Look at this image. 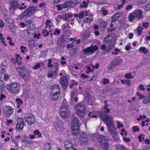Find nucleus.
Instances as JSON below:
<instances>
[{
  "mask_svg": "<svg viewBox=\"0 0 150 150\" xmlns=\"http://www.w3.org/2000/svg\"><path fill=\"white\" fill-rule=\"evenodd\" d=\"M101 49L102 50H105L106 51H108L112 49V47H111L110 45H109L108 48H106V46L105 45H103L101 46Z\"/></svg>",
  "mask_w": 150,
  "mask_h": 150,
  "instance_id": "26",
  "label": "nucleus"
},
{
  "mask_svg": "<svg viewBox=\"0 0 150 150\" xmlns=\"http://www.w3.org/2000/svg\"><path fill=\"white\" fill-rule=\"evenodd\" d=\"M100 27L102 28L105 29L106 27L107 23V22L101 20L100 21Z\"/></svg>",
  "mask_w": 150,
  "mask_h": 150,
  "instance_id": "22",
  "label": "nucleus"
},
{
  "mask_svg": "<svg viewBox=\"0 0 150 150\" xmlns=\"http://www.w3.org/2000/svg\"><path fill=\"white\" fill-rule=\"evenodd\" d=\"M52 62V60L51 59H49L48 60V63L47 64V67L49 68H51L53 67V65L51 64Z\"/></svg>",
  "mask_w": 150,
  "mask_h": 150,
  "instance_id": "39",
  "label": "nucleus"
},
{
  "mask_svg": "<svg viewBox=\"0 0 150 150\" xmlns=\"http://www.w3.org/2000/svg\"><path fill=\"white\" fill-rule=\"evenodd\" d=\"M139 88L141 90L144 91L145 89V88H144V85L142 84L140 85L139 86Z\"/></svg>",
  "mask_w": 150,
  "mask_h": 150,
  "instance_id": "64",
  "label": "nucleus"
},
{
  "mask_svg": "<svg viewBox=\"0 0 150 150\" xmlns=\"http://www.w3.org/2000/svg\"><path fill=\"white\" fill-rule=\"evenodd\" d=\"M143 29V28H142L140 25L136 29V30H137L138 35H141V33L142 32Z\"/></svg>",
  "mask_w": 150,
  "mask_h": 150,
  "instance_id": "35",
  "label": "nucleus"
},
{
  "mask_svg": "<svg viewBox=\"0 0 150 150\" xmlns=\"http://www.w3.org/2000/svg\"><path fill=\"white\" fill-rule=\"evenodd\" d=\"M83 5H82L81 3H80V7L81 8H87L88 6V3L85 1H83L82 2Z\"/></svg>",
  "mask_w": 150,
  "mask_h": 150,
  "instance_id": "34",
  "label": "nucleus"
},
{
  "mask_svg": "<svg viewBox=\"0 0 150 150\" xmlns=\"http://www.w3.org/2000/svg\"><path fill=\"white\" fill-rule=\"evenodd\" d=\"M18 2L16 0H14L11 1L10 2V7L9 9L10 10L12 9H14L15 8L18 7L19 6Z\"/></svg>",
  "mask_w": 150,
  "mask_h": 150,
  "instance_id": "11",
  "label": "nucleus"
},
{
  "mask_svg": "<svg viewBox=\"0 0 150 150\" xmlns=\"http://www.w3.org/2000/svg\"><path fill=\"white\" fill-rule=\"evenodd\" d=\"M17 122L16 125V129L18 130H22L24 126V120L22 117H17Z\"/></svg>",
  "mask_w": 150,
  "mask_h": 150,
  "instance_id": "4",
  "label": "nucleus"
},
{
  "mask_svg": "<svg viewBox=\"0 0 150 150\" xmlns=\"http://www.w3.org/2000/svg\"><path fill=\"white\" fill-rule=\"evenodd\" d=\"M132 129L133 130L134 132L136 131L139 132V129L138 128H137L136 126L132 127Z\"/></svg>",
  "mask_w": 150,
  "mask_h": 150,
  "instance_id": "56",
  "label": "nucleus"
},
{
  "mask_svg": "<svg viewBox=\"0 0 150 150\" xmlns=\"http://www.w3.org/2000/svg\"><path fill=\"white\" fill-rule=\"evenodd\" d=\"M62 17H63V21H67V24L68 25V23L70 21V19L69 18H66L63 15H62Z\"/></svg>",
  "mask_w": 150,
  "mask_h": 150,
  "instance_id": "51",
  "label": "nucleus"
},
{
  "mask_svg": "<svg viewBox=\"0 0 150 150\" xmlns=\"http://www.w3.org/2000/svg\"><path fill=\"white\" fill-rule=\"evenodd\" d=\"M56 34L57 35H59L60 34V31L58 29L55 30L54 31V33H53V34L54 35Z\"/></svg>",
  "mask_w": 150,
  "mask_h": 150,
  "instance_id": "60",
  "label": "nucleus"
},
{
  "mask_svg": "<svg viewBox=\"0 0 150 150\" xmlns=\"http://www.w3.org/2000/svg\"><path fill=\"white\" fill-rule=\"evenodd\" d=\"M25 72L22 74L21 76L25 80L28 79L29 78V74L27 71H25Z\"/></svg>",
  "mask_w": 150,
  "mask_h": 150,
  "instance_id": "25",
  "label": "nucleus"
},
{
  "mask_svg": "<svg viewBox=\"0 0 150 150\" xmlns=\"http://www.w3.org/2000/svg\"><path fill=\"white\" fill-rule=\"evenodd\" d=\"M102 14L104 16H105L108 14V12L106 10L103 9L102 10Z\"/></svg>",
  "mask_w": 150,
  "mask_h": 150,
  "instance_id": "63",
  "label": "nucleus"
},
{
  "mask_svg": "<svg viewBox=\"0 0 150 150\" xmlns=\"http://www.w3.org/2000/svg\"><path fill=\"white\" fill-rule=\"evenodd\" d=\"M90 47L91 50L92 54L94 52L97 50L98 48L97 46L95 45L93 46H91Z\"/></svg>",
  "mask_w": 150,
  "mask_h": 150,
  "instance_id": "32",
  "label": "nucleus"
},
{
  "mask_svg": "<svg viewBox=\"0 0 150 150\" xmlns=\"http://www.w3.org/2000/svg\"><path fill=\"white\" fill-rule=\"evenodd\" d=\"M65 147L66 150H76V148L73 147L72 146H71L70 147H68L66 146V145H65Z\"/></svg>",
  "mask_w": 150,
  "mask_h": 150,
  "instance_id": "49",
  "label": "nucleus"
},
{
  "mask_svg": "<svg viewBox=\"0 0 150 150\" xmlns=\"http://www.w3.org/2000/svg\"><path fill=\"white\" fill-rule=\"evenodd\" d=\"M90 35L89 32L87 31L85 32L81 37L82 40L85 41L88 39Z\"/></svg>",
  "mask_w": 150,
  "mask_h": 150,
  "instance_id": "21",
  "label": "nucleus"
},
{
  "mask_svg": "<svg viewBox=\"0 0 150 150\" xmlns=\"http://www.w3.org/2000/svg\"><path fill=\"white\" fill-rule=\"evenodd\" d=\"M38 10L36 7L30 6L21 14V16L23 18H25L31 16L34 14Z\"/></svg>",
  "mask_w": 150,
  "mask_h": 150,
  "instance_id": "3",
  "label": "nucleus"
},
{
  "mask_svg": "<svg viewBox=\"0 0 150 150\" xmlns=\"http://www.w3.org/2000/svg\"><path fill=\"white\" fill-rule=\"evenodd\" d=\"M51 92L54 93L55 91L57 92H60V86L58 84L53 85L51 89Z\"/></svg>",
  "mask_w": 150,
  "mask_h": 150,
  "instance_id": "16",
  "label": "nucleus"
},
{
  "mask_svg": "<svg viewBox=\"0 0 150 150\" xmlns=\"http://www.w3.org/2000/svg\"><path fill=\"white\" fill-rule=\"evenodd\" d=\"M40 64H39L37 63L33 67V69H37L40 67Z\"/></svg>",
  "mask_w": 150,
  "mask_h": 150,
  "instance_id": "55",
  "label": "nucleus"
},
{
  "mask_svg": "<svg viewBox=\"0 0 150 150\" xmlns=\"http://www.w3.org/2000/svg\"><path fill=\"white\" fill-rule=\"evenodd\" d=\"M125 77L126 78L132 79L134 77L133 76H132L130 73L126 74L125 75Z\"/></svg>",
  "mask_w": 150,
  "mask_h": 150,
  "instance_id": "48",
  "label": "nucleus"
},
{
  "mask_svg": "<svg viewBox=\"0 0 150 150\" xmlns=\"http://www.w3.org/2000/svg\"><path fill=\"white\" fill-rule=\"evenodd\" d=\"M16 70L21 75L25 73V71H27L24 67H20L19 68H16Z\"/></svg>",
  "mask_w": 150,
  "mask_h": 150,
  "instance_id": "17",
  "label": "nucleus"
},
{
  "mask_svg": "<svg viewBox=\"0 0 150 150\" xmlns=\"http://www.w3.org/2000/svg\"><path fill=\"white\" fill-rule=\"evenodd\" d=\"M60 111L61 115L63 117L65 118L68 116L69 113V108L61 109Z\"/></svg>",
  "mask_w": 150,
  "mask_h": 150,
  "instance_id": "15",
  "label": "nucleus"
},
{
  "mask_svg": "<svg viewBox=\"0 0 150 150\" xmlns=\"http://www.w3.org/2000/svg\"><path fill=\"white\" fill-rule=\"evenodd\" d=\"M59 69H57L56 68L53 67L52 68V70L51 71L52 72H53L55 75H57L58 71Z\"/></svg>",
  "mask_w": 150,
  "mask_h": 150,
  "instance_id": "41",
  "label": "nucleus"
},
{
  "mask_svg": "<svg viewBox=\"0 0 150 150\" xmlns=\"http://www.w3.org/2000/svg\"><path fill=\"white\" fill-rule=\"evenodd\" d=\"M68 108V105L67 104V102L65 100H64L62 103V105L60 107V109Z\"/></svg>",
  "mask_w": 150,
  "mask_h": 150,
  "instance_id": "24",
  "label": "nucleus"
},
{
  "mask_svg": "<svg viewBox=\"0 0 150 150\" xmlns=\"http://www.w3.org/2000/svg\"><path fill=\"white\" fill-rule=\"evenodd\" d=\"M60 81L62 87L64 89H66L68 84V77L66 76H63L60 78Z\"/></svg>",
  "mask_w": 150,
  "mask_h": 150,
  "instance_id": "6",
  "label": "nucleus"
},
{
  "mask_svg": "<svg viewBox=\"0 0 150 150\" xmlns=\"http://www.w3.org/2000/svg\"><path fill=\"white\" fill-rule=\"evenodd\" d=\"M111 63L112 64V65H110V68L111 69H113L114 67L115 66H116L115 64H114L115 63H113V62H112V61L111 62Z\"/></svg>",
  "mask_w": 150,
  "mask_h": 150,
  "instance_id": "61",
  "label": "nucleus"
},
{
  "mask_svg": "<svg viewBox=\"0 0 150 150\" xmlns=\"http://www.w3.org/2000/svg\"><path fill=\"white\" fill-rule=\"evenodd\" d=\"M120 15L118 12L115 14L113 16L112 19V21L114 22L117 20L120 17Z\"/></svg>",
  "mask_w": 150,
  "mask_h": 150,
  "instance_id": "20",
  "label": "nucleus"
},
{
  "mask_svg": "<svg viewBox=\"0 0 150 150\" xmlns=\"http://www.w3.org/2000/svg\"><path fill=\"white\" fill-rule=\"evenodd\" d=\"M144 9L147 11H150V3L145 5Z\"/></svg>",
  "mask_w": 150,
  "mask_h": 150,
  "instance_id": "45",
  "label": "nucleus"
},
{
  "mask_svg": "<svg viewBox=\"0 0 150 150\" xmlns=\"http://www.w3.org/2000/svg\"><path fill=\"white\" fill-rule=\"evenodd\" d=\"M28 46L30 47H35L34 42L33 41H29Z\"/></svg>",
  "mask_w": 150,
  "mask_h": 150,
  "instance_id": "40",
  "label": "nucleus"
},
{
  "mask_svg": "<svg viewBox=\"0 0 150 150\" xmlns=\"http://www.w3.org/2000/svg\"><path fill=\"white\" fill-rule=\"evenodd\" d=\"M133 12L137 18L140 19L144 17L143 13L141 10L138 9H136Z\"/></svg>",
  "mask_w": 150,
  "mask_h": 150,
  "instance_id": "13",
  "label": "nucleus"
},
{
  "mask_svg": "<svg viewBox=\"0 0 150 150\" xmlns=\"http://www.w3.org/2000/svg\"><path fill=\"white\" fill-rule=\"evenodd\" d=\"M136 94L138 96H139V98L140 99H142L144 97V95H142L138 92H137L136 93Z\"/></svg>",
  "mask_w": 150,
  "mask_h": 150,
  "instance_id": "50",
  "label": "nucleus"
},
{
  "mask_svg": "<svg viewBox=\"0 0 150 150\" xmlns=\"http://www.w3.org/2000/svg\"><path fill=\"white\" fill-rule=\"evenodd\" d=\"M113 62L115 63L116 65H118L122 62V60L121 59L116 58L114 60L112 61Z\"/></svg>",
  "mask_w": 150,
  "mask_h": 150,
  "instance_id": "23",
  "label": "nucleus"
},
{
  "mask_svg": "<svg viewBox=\"0 0 150 150\" xmlns=\"http://www.w3.org/2000/svg\"><path fill=\"white\" fill-rule=\"evenodd\" d=\"M143 26L145 28H146L149 26V23L148 22H144L143 23Z\"/></svg>",
  "mask_w": 150,
  "mask_h": 150,
  "instance_id": "62",
  "label": "nucleus"
},
{
  "mask_svg": "<svg viewBox=\"0 0 150 150\" xmlns=\"http://www.w3.org/2000/svg\"><path fill=\"white\" fill-rule=\"evenodd\" d=\"M88 11H82L80 13V15L79 16V19H82L84 16H87L88 15Z\"/></svg>",
  "mask_w": 150,
  "mask_h": 150,
  "instance_id": "30",
  "label": "nucleus"
},
{
  "mask_svg": "<svg viewBox=\"0 0 150 150\" xmlns=\"http://www.w3.org/2000/svg\"><path fill=\"white\" fill-rule=\"evenodd\" d=\"M135 17H136V16L133 12L129 15V20L130 21H132L135 19Z\"/></svg>",
  "mask_w": 150,
  "mask_h": 150,
  "instance_id": "27",
  "label": "nucleus"
},
{
  "mask_svg": "<svg viewBox=\"0 0 150 150\" xmlns=\"http://www.w3.org/2000/svg\"><path fill=\"white\" fill-rule=\"evenodd\" d=\"M93 20V16H89L88 18H86V20H85V21H86L87 23H89L90 22L92 21Z\"/></svg>",
  "mask_w": 150,
  "mask_h": 150,
  "instance_id": "38",
  "label": "nucleus"
},
{
  "mask_svg": "<svg viewBox=\"0 0 150 150\" xmlns=\"http://www.w3.org/2000/svg\"><path fill=\"white\" fill-rule=\"evenodd\" d=\"M93 137L92 135L86 134L84 135L81 137V141L84 144L88 142L89 139H93Z\"/></svg>",
  "mask_w": 150,
  "mask_h": 150,
  "instance_id": "12",
  "label": "nucleus"
},
{
  "mask_svg": "<svg viewBox=\"0 0 150 150\" xmlns=\"http://www.w3.org/2000/svg\"><path fill=\"white\" fill-rule=\"evenodd\" d=\"M112 129L109 128L108 129V131L111 134V136L113 135V134H115V133H117L116 132L114 131Z\"/></svg>",
  "mask_w": 150,
  "mask_h": 150,
  "instance_id": "47",
  "label": "nucleus"
},
{
  "mask_svg": "<svg viewBox=\"0 0 150 150\" xmlns=\"http://www.w3.org/2000/svg\"><path fill=\"white\" fill-rule=\"evenodd\" d=\"M103 109L104 110V111H100L99 112V113H100V112H105V114L106 113H109L110 112V110L108 108H107V107H104L103 108Z\"/></svg>",
  "mask_w": 150,
  "mask_h": 150,
  "instance_id": "44",
  "label": "nucleus"
},
{
  "mask_svg": "<svg viewBox=\"0 0 150 150\" xmlns=\"http://www.w3.org/2000/svg\"><path fill=\"white\" fill-rule=\"evenodd\" d=\"M71 119V127H80V126L81 125L80 123L79 122L80 120L77 117L72 115Z\"/></svg>",
  "mask_w": 150,
  "mask_h": 150,
  "instance_id": "5",
  "label": "nucleus"
},
{
  "mask_svg": "<svg viewBox=\"0 0 150 150\" xmlns=\"http://www.w3.org/2000/svg\"><path fill=\"white\" fill-rule=\"evenodd\" d=\"M42 33L43 35L45 37H46L48 36L49 34V33L47 31V30L45 29H44L42 30Z\"/></svg>",
  "mask_w": 150,
  "mask_h": 150,
  "instance_id": "42",
  "label": "nucleus"
},
{
  "mask_svg": "<svg viewBox=\"0 0 150 150\" xmlns=\"http://www.w3.org/2000/svg\"><path fill=\"white\" fill-rule=\"evenodd\" d=\"M20 86L19 83L16 82L12 83L11 92L14 93H18L19 92Z\"/></svg>",
  "mask_w": 150,
  "mask_h": 150,
  "instance_id": "9",
  "label": "nucleus"
},
{
  "mask_svg": "<svg viewBox=\"0 0 150 150\" xmlns=\"http://www.w3.org/2000/svg\"><path fill=\"white\" fill-rule=\"evenodd\" d=\"M60 92H55L54 93L51 92L50 99L52 100L56 101L59 97Z\"/></svg>",
  "mask_w": 150,
  "mask_h": 150,
  "instance_id": "14",
  "label": "nucleus"
},
{
  "mask_svg": "<svg viewBox=\"0 0 150 150\" xmlns=\"http://www.w3.org/2000/svg\"><path fill=\"white\" fill-rule=\"evenodd\" d=\"M72 133L74 135L76 136L78 134L79 131V127H71Z\"/></svg>",
  "mask_w": 150,
  "mask_h": 150,
  "instance_id": "18",
  "label": "nucleus"
},
{
  "mask_svg": "<svg viewBox=\"0 0 150 150\" xmlns=\"http://www.w3.org/2000/svg\"><path fill=\"white\" fill-rule=\"evenodd\" d=\"M99 116L103 121H106L105 123L108 127V129L109 128L115 129L112 117L111 115L105 114V112H100L99 113Z\"/></svg>",
  "mask_w": 150,
  "mask_h": 150,
  "instance_id": "1",
  "label": "nucleus"
},
{
  "mask_svg": "<svg viewBox=\"0 0 150 150\" xmlns=\"http://www.w3.org/2000/svg\"><path fill=\"white\" fill-rule=\"evenodd\" d=\"M143 103L145 104L150 103V98H149V97L145 98L143 100Z\"/></svg>",
  "mask_w": 150,
  "mask_h": 150,
  "instance_id": "36",
  "label": "nucleus"
},
{
  "mask_svg": "<svg viewBox=\"0 0 150 150\" xmlns=\"http://www.w3.org/2000/svg\"><path fill=\"white\" fill-rule=\"evenodd\" d=\"M64 35H61L57 41V44L59 46L64 47L67 43L66 40L64 38Z\"/></svg>",
  "mask_w": 150,
  "mask_h": 150,
  "instance_id": "7",
  "label": "nucleus"
},
{
  "mask_svg": "<svg viewBox=\"0 0 150 150\" xmlns=\"http://www.w3.org/2000/svg\"><path fill=\"white\" fill-rule=\"evenodd\" d=\"M82 51L83 52V53L85 54L89 53H92L90 47H87L86 48L83 49Z\"/></svg>",
  "mask_w": 150,
  "mask_h": 150,
  "instance_id": "28",
  "label": "nucleus"
},
{
  "mask_svg": "<svg viewBox=\"0 0 150 150\" xmlns=\"http://www.w3.org/2000/svg\"><path fill=\"white\" fill-rule=\"evenodd\" d=\"M77 91V89L74 90V91H72L71 94V99H73L74 98L73 96H74L75 93H76ZM74 100L76 102H77L78 100V98L77 97L74 98Z\"/></svg>",
  "mask_w": 150,
  "mask_h": 150,
  "instance_id": "29",
  "label": "nucleus"
},
{
  "mask_svg": "<svg viewBox=\"0 0 150 150\" xmlns=\"http://www.w3.org/2000/svg\"><path fill=\"white\" fill-rule=\"evenodd\" d=\"M25 121L28 122L29 125H31L35 123V118L32 114L28 115L27 116L25 117Z\"/></svg>",
  "mask_w": 150,
  "mask_h": 150,
  "instance_id": "8",
  "label": "nucleus"
},
{
  "mask_svg": "<svg viewBox=\"0 0 150 150\" xmlns=\"http://www.w3.org/2000/svg\"><path fill=\"white\" fill-rule=\"evenodd\" d=\"M6 111L10 113L11 115L12 114L13 112V109L10 106H7L6 108Z\"/></svg>",
  "mask_w": 150,
  "mask_h": 150,
  "instance_id": "31",
  "label": "nucleus"
},
{
  "mask_svg": "<svg viewBox=\"0 0 150 150\" xmlns=\"http://www.w3.org/2000/svg\"><path fill=\"white\" fill-rule=\"evenodd\" d=\"M110 35H108L106 36L104 39V42L105 43H110L111 44L109 45H110L113 48L115 46V42L113 40L112 38H110Z\"/></svg>",
  "mask_w": 150,
  "mask_h": 150,
  "instance_id": "10",
  "label": "nucleus"
},
{
  "mask_svg": "<svg viewBox=\"0 0 150 150\" xmlns=\"http://www.w3.org/2000/svg\"><path fill=\"white\" fill-rule=\"evenodd\" d=\"M75 108L76 113L78 116L82 118L85 115L86 110L85 105L81 103L76 104L75 106Z\"/></svg>",
  "mask_w": 150,
  "mask_h": 150,
  "instance_id": "2",
  "label": "nucleus"
},
{
  "mask_svg": "<svg viewBox=\"0 0 150 150\" xmlns=\"http://www.w3.org/2000/svg\"><path fill=\"white\" fill-rule=\"evenodd\" d=\"M139 51L140 52L142 51L144 53L146 54L148 52V50L146 48L144 47H140L139 49Z\"/></svg>",
  "mask_w": 150,
  "mask_h": 150,
  "instance_id": "33",
  "label": "nucleus"
},
{
  "mask_svg": "<svg viewBox=\"0 0 150 150\" xmlns=\"http://www.w3.org/2000/svg\"><path fill=\"white\" fill-rule=\"evenodd\" d=\"M6 88L7 89H8V91H10L11 92V87H12V83L10 85L8 84L6 86Z\"/></svg>",
  "mask_w": 150,
  "mask_h": 150,
  "instance_id": "46",
  "label": "nucleus"
},
{
  "mask_svg": "<svg viewBox=\"0 0 150 150\" xmlns=\"http://www.w3.org/2000/svg\"><path fill=\"white\" fill-rule=\"evenodd\" d=\"M16 101L17 105H21L23 103V102L19 98H17L16 100Z\"/></svg>",
  "mask_w": 150,
  "mask_h": 150,
  "instance_id": "43",
  "label": "nucleus"
},
{
  "mask_svg": "<svg viewBox=\"0 0 150 150\" xmlns=\"http://www.w3.org/2000/svg\"><path fill=\"white\" fill-rule=\"evenodd\" d=\"M78 48L77 47H75L72 48L71 49V51H72V52L74 54H76V52L78 50Z\"/></svg>",
  "mask_w": 150,
  "mask_h": 150,
  "instance_id": "54",
  "label": "nucleus"
},
{
  "mask_svg": "<svg viewBox=\"0 0 150 150\" xmlns=\"http://www.w3.org/2000/svg\"><path fill=\"white\" fill-rule=\"evenodd\" d=\"M33 133L35 135H37L38 136L40 137H42V134L40 133L39 131L38 130H35L33 132Z\"/></svg>",
  "mask_w": 150,
  "mask_h": 150,
  "instance_id": "37",
  "label": "nucleus"
},
{
  "mask_svg": "<svg viewBox=\"0 0 150 150\" xmlns=\"http://www.w3.org/2000/svg\"><path fill=\"white\" fill-rule=\"evenodd\" d=\"M73 2L71 1H66L62 5L63 8H67L71 6Z\"/></svg>",
  "mask_w": 150,
  "mask_h": 150,
  "instance_id": "19",
  "label": "nucleus"
},
{
  "mask_svg": "<svg viewBox=\"0 0 150 150\" xmlns=\"http://www.w3.org/2000/svg\"><path fill=\"white\" fill-rule=\"evenodd\" d=\"M81 77L83 78V79L88 78V76L87 75H86L84 74H82L81 75Z\"/></svg>",
  "mask_w": 150,
  "mask_h": 150,
  "instance_id": "59",
  "label": "nucleus"
},
{
  "mask_svg": "<svg viewBox=\"0 0 150 150\" xmlns=\"http://www.w3.org/2000/svg\"><path fill=\"white\" fill-rule=\"evenodd\" d=\"M141 135H142V136L144 135L143 134H141L138 137V138L139 139V141L140 142H142L143 140H144V138L143 137H142Z\"/></svg>",
  "mask_w": 150,
  "mask_h": 150,
  "instance_id": "58",
  "label": "nucleus"
},
{
  "mask_svg": "<svg viewBox=\"0 0 150 150\" xmlns=\"http://www.w3.org/2000/svg\"><path fill=\"white\" fill-rule=\"evenodd\" d=\"M109 83V80L108 79L104 78L103 79V83L105 85Z\"/></svg>",
  "mask_w": 150,
  "mask_h": 150,
  "instance_id": "52",
  "label": "nucleus"
},
{
  "mask_svg": "<svg viewBox=\"0 0 150 150\" xmlns=\"http://www.w3.org/2000/svg\"><path fill=\"white\" fill-rule=\"evenodd\" d=\"M62 15L66 17V18H71L72 17V15L69 13L66 14L64 15L62 14Z\"/></svg>",
  "mask_w": 150,
  "mask_h": 150,
  "instance_id": "57",
  "label": "nucleus"
},
{
  "mask_svg": "<svg viewBox=\"0 0 150 150\" xmlns=\"http://www.w3.org/2000/svg\"><path fill=\"white\" fill-rule=\"evenodd\" d=\"M53 125L55 127V128L56 129L58 128L59 126L60 125L59 123L57 122H54L53 124Z\"/></svg>",
  "mask_w": 150,
  "mask_h": 150,
  "instance_id": "53",
  "label": "nucleus"
}]
</instances>
